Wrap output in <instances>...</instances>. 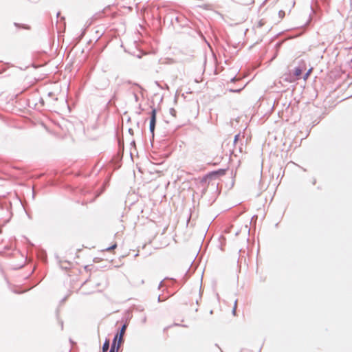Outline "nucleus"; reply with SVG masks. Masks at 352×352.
Returning a JSON list of instances; mask_svg holds the SVG:
<instances>
[{
  "label": "nucleus",
  "mask_w": 352,
  "mask_h": 352,
  "mask_svg": "<svg viewBox=\"0 0 352 352\" xmlns=\"http://www.w3.org/2000/svg\"><path fill=\"white\" fill-rule=\"evenodd\" d=\"M153 243H142V246L141 248H138V253L134 254V256H137L138 255H142L144 257H146L152 254L151 249H159L162 247L153 246Z\"/></svg>",
  "instance_id": "obj_1"
},
{
  "label": "nucleus",
  "mask_w": 352,
  "mask_h": 352,
  "mask_svg": "<svg viewBox=\"0 0 352 352\" xmlns=\"http://www.w3.org/2000/svg\"><path fill=\"white\" fill-rule=\"evenodd\" d=\"M156 114H157L156 110H155V109H153L151 113V120H150V131L153 134L154 133V130H155V123H156Z\"/></svg>",
  "instance_id": "obj_2"
},
{
  "label": "nucleus",
  "mask_w": 352,
  "mask_h": 352,
  "mask_svg": "<svg viewBox=\"0 0 352 352\" xmlns=\"http://www.w3.org/2000/svg\"><path fill=\"white\" fill-rule=\"evenodd\" d=\"M60 267L64 270H69L72 267V263L68 260H58Z\"/></svg>",
  "instance_id": "obj_3"
},
{
  "label": "nucleus",
  "mask_w": 352,
  "mask_h": 352,
  "mask_svg": "<svg viewBox=\"0 0 352 352\" xmlns=\"http://www.w3.org/2000/svg\"><path fill=\"white\" fill-rule=\"evenodd\" d=\"M127 326H128V324L126 322H125L124 324H122V326L120 329L119 332L117 333H118L120 342H124L123 336H124V335L125 333V331L126 330Z\"/></svg>",
  "instance_id": "obj_4"
},
{
  "label": "nucleus",
  "mask_w": 352,
  "mask_h": 352,
  "mask_svg": "<svg viewBox=\"0 0 352 352\" xmlns=\"http://www.w3.org/2000/svg\"><path fill=\"white\" fill-rule=\"evenodd\" d=\"M122 342H120L118 333H116L113 339L111 346H114V349L118 351Z\"/></svg>",
  "instance_id": "obj_5"
},
{
  "label": "nucleus",
  "mask_w": 352,
  "mask_h": 352,
  "mask_svg": "<svg viewBox=\"0 0 352 352\" xmlns=\"http://www.w3.org/2000/svg\"><path fill=\"white\" fill-rule=\"evenodd\" d=\"M109 340L106 339L102 346V352H107L109 349Z\"/></svg>",
  "instance_id": "obj_6"
},
{
  "label": "nucleus",
  "mask_w": 352,
  "mask_h": 352,
  "mask_svg": "<svg viewBox=\"0 0 352 352\" xmlns=\"http://www.w3.org/2000/svg\"><path fill=\"white\" fill-rule=\"evenodd\" d=\"M117 248V243H113L112 245L104 248L102 251L111 252Z\"/></svg>",
  "instance_id": "obj_7"
},
{
  "label": "nucleus",
  "mask_w": 352,
  "mask_h": 352,
  "mask_svg": "<svg viewBox=\"0 0 352 352\" xmlns=\"http://www.w3.org/2000/svg\"><path fill=\"white\" fill-rule=\"evenodd\" d=\"M295 76L298 78L302 74V69L300 68H296L294 71Z\"/></svg>",
  "instance_id": "obj_8"
},
{
  "label": "nucleus",
  "mask_w": 352,
  "mask_h": 352,
  "mask_svg": "<svg viewBox=\"0 0 352 352\" xmlns=\"http://www.w3.org/2000/svg\"><path fill=\"white\" fill-rule=\"evenodd\" d=\"M311 71H312V69H309V71H308V72L305 74V76H304V77H303V78H304V80H306L309 78V75H310V74H311Z\"/></svg>",
  "instance_id": "obj_9"
},
{
  "label": "nucleus",
  "mask_w": 352,
  "mask_h": 352,
  "mask_svg": "<svg viewBox=\"0 0 352 352\" xmlns=\"http://www.w3.org/2000/svg\"><path fill=\"white\" fill-rule=\"evenodd\" d=\"M236 305H237V300H236L234 301V307H233V309H232V314H233V315H235V314H236Z\"/></svg>",
  "instance_id": "obj_10"
},
{
  "label": "nucleus",
  "mask_w": 352,
  "mask_h": 352,
  "mask_svg": "<svg viewBox=\"0 0 352 352\" xmlns=\"http://www.w3.org/2000/svg\"><path fill=\"white\" fill-rule=\"evenodd\" d=\"M146 320H147L146 316L144 315V317L142 319V322L143 324H145L146 322Z\"/></svg>",
  "instance_id": "obj_11"
},
{
  "label": "nucleus",
  "mask_w": 352,
  "mask_h": 352,
  "mask_svg": "<svg viewBox=\"0 0 352 352\" xmlns=\"http://www.w3.org/2000/svg\"><path fill=\"white\" fill-rule=\"evenodd\" d=\"M135 310L138 311H144V308L142 307H138L135 308Z\"/></svg>",
  "instance_id": "obj_12"
},
{
  "label": "nucleus",
  "mask_w": 352,
  "mask_h": 352,
  "mask_svg": "<svg viewBox=\"0 0 352 352\" xmlns=\"http://www.w3.org/2000/svg\"><path fill=\"white\" fill-rule=\"evenodd\" d=\"M109 352H118V351L114 349V346H111Z\"/></svg>",
  "instance_id": "obj_13"
},
{
  "label": "nucleus",
  "mask_w": 352,
  "mask_h": 352,
  "mask_svg": "<svg viewBox=\"0 0 352 352\" xmlns=\"http://www.w3.org/2000/svg\"><path fill=\"white\" fill-rule=\"evenodd\" d=\"M80 250V249H78V248H76V249H75L76 252L74 253V254L76 255V257H78V256H79L78 255V252H79Z\"/></svg>",
  "instance_id": "obj_14"
},
{
  "label": "nucleus",
  "mask_w": 352,
  "mask_h": 352,
  "mask_svg": "<svg viewBox=\"0 0 352 352\" xmlns=\"http://www.w3.org/2000/svg\"><path fill=\"white\" fill-rule=\"evenodd\" d=\"M239 134H238V135H236L234 136V143H236V142L238 141V140H239Z\"/></svg>",
  "instance_id": "obj_15"
},
{
  "label": "nucleus",
  "mask_w": 352,
  "mask_h": 352,
  "mask_svg": "<svg viewBox=\"0 0 352 352\" xmlns=\"http://www.w3.org/2000/svg\"><path fill=\"white\" fill-rule=\"evenodd\" d=\"M241 90V89H237V90H232V89H231L230 91H232V92H239Z\"/></svg>",
  "instance_id": "obj_16"
},
{
  "label": "nucleus",
  "mask_w": 352,
  "mask_h": 352,
  "mask_svg": "<svg viewBox=\"0 0 352 352\" xmlns=\"http://www.w3.org/2000/svg\"><path fill=\"white\" fill-rule=\"evenodd\" d=\"M73 254H74V253H73V252L69 253V255H70L71 256H69V258H72V256H73Z\"/></svg>",
  "instance_id": "obj_17"
},
{
  "label": "nucleus",
  "mask_w": 352,
  "mask_h": 352,
  "mask_svg": "<svg viewBox=\"0 0 352 352\" xmlns=\"http://www.w3.org/2000/svg\"><path fill=\"white\" fill-rule=\"evenodd\" d=\"M259 248H260V245H259V243H258V248H257L258 252L259 251Z\"/></svg>",
  "instance_id": "obj_18"
},
{
  "label": "nucleus",
  "mask_w": 352,
  "mask_h": 352,
  "mask_svg": "<svg viewBox=\"0 0 352 352\" xmlns=\"http://www.w3.org/2000/svg\"><path fill=\"white\" fill-rule=\"evenodd\" d=\"M175 326H179V324H177V323H175L174 324Z\"/></svg>",
  "instance_id": "obj_19"
},
{
  "label": "nucleus",
  "mask_w": 352,
  "mask_h": 352,
  "mask_svg": "<svg viewBox=\"0 0 352 352\" xmlns=\"http://www.w3.org/2000/svg\"><path fill=\"white\" fill-rule=\"evenodd\" d=\"M158 301H160V296H158Z\"/></svg>",
  "instance_id": "obj_20"
},
{
  "label": "nucleus",
  "mask_w": 352,
  "mask_h": 352,
  "mask_svg": "<svg viewBox=\"0 0 352 352\" xmlns=\"http://www.w3.org/2000/svg\"><path fill=\"white\" fill-rule=\"evenodd\" d=\"M63 322H61V327L63 328Z\"/></svg>",
  "instance_id": "obj_21"
},
{
  "label": "nucleus",
  "mask_w": 352,
  "mask_h": 352,
  "mask_svg": "<svg viewBox=\"0 0 352 352\" xmlns=\"http://www.w3.org/2000/svg\"><path fill=\"white\" fill-rule=\"evenodd\" d=\"M0 253H1V251L0 250Z\"/></svg>",
  "instance_id": "obj_22"
}]
</instances>
